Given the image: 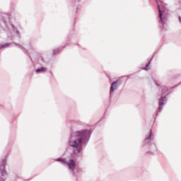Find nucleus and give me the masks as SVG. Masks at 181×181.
I'll return each mask as SVG.
<instances>
[{"label": "nucleus", "mask_w": 181, "mask_h": 181, "mask_svg": "<svg viewBox=\"0 0 181 181\" xmlns=\"http://www.w3.org/2000/svg\"><path fill=\"white\" fill-rule=\"evenodd\" d=\"M91 135V132L88 130H83L82 132H76L72 135L69 141V145L74 149L75 154L80 153L83 148V143L86 139L88 141Z\"/></svg>", "instance_id": "obj_1"}, {"label": "nucleus", "mask_w": 181, "mask_h": 181, "mask_svg": "<svg viewBox=\"0 0 181 181\" xmlns=\"http://www.w3.org/2000/svg\"><path fill=\"white\" fill-rule=\"evenodd\" d=\"M158 11H159V18L160 22L163 23L165 21H166V18H168V10H163L160 6H159V3H158Z\"/></svg>", "instance_id": "obj_2"}, {"label": "nucleus", "mask_w": 181, "mask_h": 181, "mask_svg": "<svg viewBox=\"0 0 181 181\" xmlns=\"http://www.w3.org/2000/svg\"><path fill=\"white\" fill-rule=\"evenodd\" d=\"M57 162H62V163L67 165L69 169H70V170H74V168H76V162L74 161V160H69V162H66V159L64 158H58Z\"/></svg>", "instance_id": "obj_3"}, {"label": "nucleus", "mask_w": 181, "mask_h": 181, "mask_svg": "<svg viewBox=\"0 0 181 181\" xmlns=\"http://www.w3.org/2000/svg\"><path fill=\"white\" fill-rule=\"evenodd\" d=\"M165 98H166L165 97H163L160 99L159 100V103L158 105L160 106L158 108V112H160V111H162V105H163V101H165Z\"/></svg>", "instance_id": "obj_4"}, {"label": "nucleus", "mask_w": 181, "mask_h": 181, "mask_svg": "<svg viewBox=\"0 0 181 181\" xmlns=\"http://www.w3.org/2000/svg\"><path fill=\"white\" fill-rule=\"evenodd\" d=\"M116 84H117V81H115V82H113V83H112V86H111V87H110V94H111L112 93H114V90H117V86H116Z\"/></svg>", "instance_id": "obj_5"}, {"label": "nucleus", "mask_w": 181, "mask_h": 181, "mask_svg": "<svg viewBox=\"0 0 181 181\" xmlns=\"http://www.w3.org/2000/svg\"><path fill=\"white\" fill-rule=\"evenodd\" d=\"M46 70H47L46 68L42 67L36 69L35 71L36 73H44V71H46Z\"/></svg>", "instance_id": "obj_6"}, {"label": "nucleus", "mask_w": 181, "mask_h": 181, "mask_svg": "<svg viewBox=\"0 0 181 181\" xmlns=\"http://www.w3.org/2000/svg\"><path fill=\"white\" fill-rule=\"evenodd\" d=\"M9 46V44H5L0 45V49H4V47H8Z\"/></svg>", "instance_id": "obj_7"}, {"label": "nucleus", "mask_w": 181, "mask_h": 181, "mask_svg": "<svg viewBox=\"0 0 181 181\" xmlns=\"http://www.w3.org/2000/svg\"><path fill=\"white\" fill-rule=\"evenodd\" d=\"M1 175L2 176H5V175H6V171H5L4 170H1Z\"/></svg>", "instance_id": "obj_8"}, {"label": "nucleus", "mask_w": 181, "mask_h": 181, "mask_svg": "<svg viewBox=\"0 0 181 181\" xmlns=\"http://www.w3.org/2000/svg\"><path fill=\"white\" fill-rule=\"evenodd\" d=\"M179 19H180V22H181V18L180 17H179Z\"/></svg>", "instance_id": "obj_9"}, {"label": "nucleus", "mask_w": 181, "mask_h": 181, "mask_svg": "<svg viewBox=\"0 0 181 181\" xmlns=\"http://www.w3.org/2000/svg\"><path fill=\"white\" fill-rule=\"evenodd\" d=\"M150 63H151V62H149L148 64H147L146 67H148V66H149Z\"/></svg>", "instance_id": "obj_10"}, {"label": "nucleus", "mask_w": 181, "mask_h": 181, "mask_svg": "<svg viewBox=\"0 0 181 181\" xmlns=\"http://www.w3.org/2000/svg\"><path fill=\"white\" fill-rule=\"evenodd\" d=\"M152 135V132L150 133V136Z\"/></svg>", "instance_id": "obj_11"}, {"label": "nucleus", "mask_w": 181, "mask_h": 181, "mask_svg": "<svg viewBox=\"0 0 181 181\" xmlns=\"http://www.w3.org/2000/svg\"><path fill=\"white\" fill-rule=\"evenodd\" d=\"M150 137H151V136L148 137L147 139H149Z\"/></svg>", "instance_id": "obj_12"}, {"label": "nucleus", "mask_w": 181, "mask_h": 181, "mask_svg": "<svg viewBox=\"0 0 181 181\" xmlns=\"http://www.w3.org/2000/svg\"><path fill=\"white\" fill-rule=\"evenodd\" d=\"M4 168H5V165H3V169H4Z\"/></svg>", "instance_id": "obj_13"}]
</instances>
